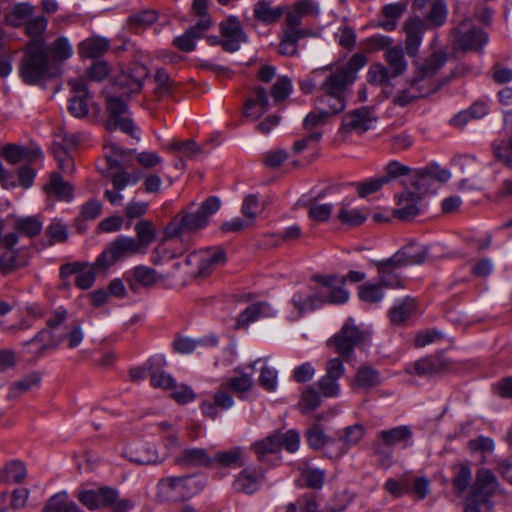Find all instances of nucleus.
Masks as SVG:
<instances>
[{"mask_svg": "<svg viewBox=\"0 0 512 512\" xmlns=\"http://www.w3.org/2000/svg\"><path fill=\"white\" fill-rule=\"evenodd\" d=\"M348 85L332 76L331 80L322 89V95L316 100V109L329 117L343 111L346 107V92Z\"/></svg>", "mask_w": 512, "mask_h": 512, "instance_id": "5", "label": "nucleus"}, {"mask_svg": "<svg viewBox=\"0 0 512 512\" xmlns=\"http://www.w3.org/2000/svg\"><path fill=\"white\" fill-rule=\"evenodd\" d=\"M385 60L388 63V70L392 77L403 74L407 68V61L404 58V51L401 46L389 47L385 52Z\"/></svg>", "mask_w": 512, "mask_h": 512, "instance_id": "44", "label": "nucleus"}, {"mask_svg": "<svg viewBox=\"0 0 512 512\" xmlns=\"http://www.w3.org/2000/svg\"><path fill=\"white\" fill-rule=\"evenodd\" d=\"M368 338L369 334L366 331L360 330L352 319H348L341 330L330 340V343L335 346L339 354L348 358L353 353L354 348L364 343Z\"/></svg>", "mask_w": 512, "mask_h": 512, "instance_id": "10", "label": "nucleus"}, {"mask_svg": "<svg viewBox=\"0 0 512 512\" xmlns=\"http://www.w3.org/2000/svg\"><path fill=\"white\" fill-rule=\"evenodd\" d=\"M141 253L140 244L137 240L130 237H119L111 242L107 248L99 255L94 268H107L115 262L132 255Z\"/></svg>", "mask_w": 512, "mask_h": 512, "instance_id": "7", "label": "nucleus"}, {"mask_svg": "<svg viewBox=\"0 0 512 512\" xmlns=\"http://www.w3.org/2000/svg\"><path fill=\"white\" fill-rule=\"evenodd\" d=\"M252 450L257 454L261 460L267 454H273L279 452V442L277 431L267 435L266 437L255 441L252 446Z\"/></svg>", "mask_w": 512, "mask_h": 512, "instance_id": "52", "label": "nucleus"}, {"mask_svg": "<svg viewBox=\"0 0 512 512\" xmlns=\"http://www.w3.org/2000/svg\"><path fill=\"white\" fill-rule=\"evenodd\" d=\"M26 477L27 469L21 460H10L2 469V481L7 484H21Z\"/></svg>", "mask_w": 512, "mask_h": 512, "instance_id": "43", "label": "nucleus"}, {"mask_svg": "<svg viewBox=\"0 0 512 512\" xmlns=\"http://www.w3.org/2000/svg\"><path fill=\"white\" fill-rule=\"evenodd\" d=\"M126 279L131 290H136V284L142 287H152L157 283L164 282L165 276L148 266L139 265L126 274Z\"/></svg>", "mask_w": 512, "mask_h": 512, "instance_id": "24", "label": "nucleus"}, {"mask_svg": "<svg viewBox=\"0 0 512 512\" xmlns=\"http://www.w3.org/2000/svg\"><path fill=\"white\" fill-rule=\"evenodd\" d=\"M109 46V40L104 37H89L79 44L78 53L82 58H99L108 51Z\"/></svg>", "mask_w": 512, "mask_h": 512, "instance_id": "37", "label": "nucleus"}, {"mask_svg": "<svg viewBox=\"0 0 512 512\" xmlns=\"http://www.w3.org/2000/svg\"><path fill=\"white\" fill-rule=\"evenodd\" d=\"M17 242V232L2 237V275L12 273L25 265V261L19 256V250L15 248Z\"/></svg>", "mask_w": 512, "mask_h": 512, "instance_id": "20", "label": "nucleus"}, {"mask_svg": "<svg viewBox=\"0 0 512 512\" xmlns=\"http://www.w3.org/2000/svg\"><path fill=\"white\" fill-rule=\"evenodd\" d=\"M263 209L264 207L259 202L257 195L249 194L243 200L241 211L247 219L254 222Z\"/></svg>", "mask_w": 512, "mask_h": 512, "instance_id": "62", "label": "nucleus"}, {"mask_svg": "<svg viewBox=\"0 0 512 512\" xmlns=\"http://www.w3.org/2000/svg\"><path fill=\"white\" fill-rule=\"evenodd\" d=\"M219 208L220 200L215 196L208 197L196 211L177 215L165 228V238L183 237L186 233L205 228L209 223V218Z\"/></svg>", "mask_w": 512, "mask_h": 512, "instance_id": "2", "label": "nucleus"}, {"mask_svg": "<svg viewBox=\"0 0 512 512\" xmlns=\"http://www.w3.org/2000/svg\"><path fill=\"white\" fill-rule=\"evenodd\" d=\"M123 456L138 465H150L162 462L157 451L150 446H141L136 449L126 448L123 452Z\"/></svg>", "mask_w": 512, "mask_h": 512, "instance_id": "39", "label": "nucleus"}, {"mask_svg": "<svg viewBox=\"0 0 512 512\" xmlns=\"http://www.w3.org/2000/svg\"><path fill=\"white\" fill-rule=\"evenodd\" d=\"M222 384L223 388L230 389L241 397L252 388L253 377L251 374L241 373L239 376L227 378Z\"/></svg>", "mask_w": 512, "mask_h": 512, "instance_id": "56", "label": "nucleus"}, {"mask_svg": "<svg viewBox=\"0 0 512 512\" xmlns=\"http://www.w3.org/2000/svg\"><path fill=\"white\" fill-rule=\"evenodd\" d=\"M220 34L222 36V48L227 52L238 51L241 44L248 39L239 19L235 16H230L220 23Z\"/></svg>", "mask_w": 512, "mask_h": 512, "instance_id": "15", "label": "nucleus"}, {"mask_svg": "<svg viewBox=\"0 0 512 512\" xmlns=\"http://www.w3.org/2000/svg\"><path fill=\"white\" fill-rule=\"evenodd\" d=\"M60 74V66L53 63L43 39L31 40L25 47L20 75L29 85H43Z\"/></svg>", "mask_w": 512, "mask_h": 512, "instance_id": "1", "label": "nucleus"}, {"mask_svg": "<svg viewBox=\"0 0 512 512\" xmlns=\"http://www.w3.org/2000/svg\"><path fill=\"white\" fill-rule=\"evenodd\" d=\"M432 27L426 18L420 16H411L407 18L402 25L405 33V49L409 56H415L421 45L425 31Z\"/></svg>", "mask_w": 512, "mask_h": 512, "instance_id": "14", "label": "nucleus"}, {"mask_svg": "<svg viewBox=\"0 0 512 512\" xmlns=\"http://www.w3.org/2000/svg\"><path fill=\"white\" fill-rule=\"evenodd\" d=\"M63 335H61V331L51 330L50 328H45L39 331L31 340L27 341L25 344H33L37 343L40 346V351H46L50 349L57 348L63 342Z\"/></svg>", "mask_w": 512, "mask_h": 512, "instance_id": "42", "label": "nucleus"}, {"mask_svg": "<svg viewBox=\"0 0 512 512\" xmlns=\"http://www.w3.org/2000/svg\"><path fill=\"white\" fill-rule=\"evenodd\" d=\"M203 486L204 481L194 475L166 477L157 483L156 497L160 502L180 501L199 493Z\"/></svg>", "mask_w": 512, "mask_h": 512, "instance_id": "3", "label": "nucleus"}, {"mask_svg": "<svg viewBox=\"0 0 512 512\" xmlns=\"http://www.w3.org/2000/svg\"><path fill=\"white\" fill-rule=\"evenodd\" d=\"M226 255L220 247H210L196 251L188 255L185 264L188 266L195 265V275L198 277L209 276L217 267L224 265Z\"/></svg>", "mask_w": 512, "mask_h": 512, "instance_id": "8", "label": "nucleus"}, {"mask_svg": "<svg viewBox=\"0 0 512 512\" xmlns=\"http://www.w3.org/2000/svg\"><path fill=\"white\" fill-rule=\"evenodd\" d=\"M262 364L259 375V384L267 391H274L277 387V371L275 368L269 366L265 359L259 358L255 360L250 367Z\"/></svg>", "mask_w": 512, "mask_h": 512, "instance_id": "49", "label": "nucleus"}, {"mask_svg": "<svg viewBox=\"0 0 512 512\" xmlns=\"http://www.w3.org/2000/svg\"><path fill=\"white\" fill-rule=\"evenodd\" d=\"M416 310L415 300L413 298H405L396 304L390 311V320L393 324H402Z\"/></svg>", "mask_w": 512, "mask_h": 512, "instance_id": "50", "label": "nucleus"}, {"mask_svg": "<svg viewBox=\"0 0 512 512\" xmlns=\"http://www.w3.org/2000/svg\"><path fill=\"white\" fill-rule=\"evenodd\" d=\"M332 76V68L316 69L300 82V88L304 93H312L315 89L322 91Z\"/></svg>", "mask_w": 512, "mask_h": 512, "instance_id": "40", "label": "nucleus"}, {"mask_svg": "<svg viewBox=\"0 0 512 512\" xmlns=\"http://www.w3.org/2000/svg\"><path fill=\"white\" fill-rule=\"evenodd\" d=\"M42 512H83L75 502L68 500L66 492H60L49 498Z\"/></svg>", "mask_w": 512, "mask_h": 512, "instance_id": "45", "label": "nucleus"}, {"mask_svg": "<svg viewBox=\"0 0 512 512\" xmlns=\"http://www.w3.org/2000/svg\"><path fill=\"white\" fill-rule=\"evenodd\" d=\"M213 459L202 448L184 449L175 459V463L182 467L209 466Z\"/></svg>", "mask_w": 512, "mask_h": 512, "instance_id": "36", "label": "nucleus"}, {"mask_svg": "<svg viewBox=\"0 0 512 512\" xmlns=\"http://www.w3.org/2000/svg\"><path fill=\"white\" fill-rule=\"evenodd\" d=\"M51 53V61L59 66L60 63L68 60L73 55V48L66 37L57 38L48 48Z\"/></svg>", "mask_w": 512, "mask_h": 512, "instance_id": "48", "label": "nucleus"}, {"mask_svg": "<svg viewBox=\"0 0 512 512\" xmlns=\"http://www.w3.org/2000/svg\"><path fill=\"white\" fill-rule=\"evenodd\" d=\"M48 197H54L59 201H71L73 199V187L65 181L59 173L50 174L49 181L43 187Z\"/></svg>", "mask_w": 512, "mask_h": 512, "instance_id": "32", "label": "nucleus"}, {"mask_svg": "<svg viewBox=\"0 0 512 512\" xmlns=\"http://www.w3.org/2000/svg\"><path fill=\"white\" fill-rule=\"evenodd\" d=\"M111 149L116 155L119 156H124L128 153H134L136 162L144 169H152L163 162L162 157L154 151L125 150L116 144H111Z\"/></svg>", "mask_w": 512, "mask_h": 512, "instance_id": "38", "label": "nucleus"}, {"mask_svg": "<svg viewBox=\"0 0 512 512\" xmlns=\"http://www.w3.org/2000/svg\"><path fill=\"white\" fill-rule=\"evenodd\" d=\"M487 113V108L484 104H475L469 110L461 111L455 115L451 120V125L462 128L472 118H480Z\"/></svg>", "mask_w": 512, "mask_h": 512, "instance_id": "58", "label": "nucleus"}, {"mask_svg": "<svg viewBox=\"0 0 512 512\" xmlns=\"http://www.w3.org/2000/svg\"><path fill=\"white\" fill-rule=\"evenodd\" d=\"M227 388H223L221 384L218 391L214 394L212 400H204L201 404L203 415L215 419L220 410H228L234 405L233 397L227 392Z\"/></svg>", "mask_w": 512, "mask_h": 512, "instance_id": "27", "label": "nucleus"}, {"mask_svg": "<svg viewBox=\"0 0 512 512\" xmlns=\"http://www.w3.org/2000/svg\"><path fill=\"white\" fill-rule=\"evenodd\" d=\"M446 61L447 55L445 53H433L418 67L413 78H415L420 84H424L426 88H430L431 83H434L438 84L440 89L443 85V82L435 80L433 77L445 65Z\"/></svg>", "mask_w": 512, "mask_h": 512, "instance_id": "19", "label": "nucleus"}, {"mask_svg": "<svg viewBox=\"0 0 512 512\" xmlns=\"http://www.w3.org/2000/svg\"><path fill=\"white\" fill-rule=\"evenodd\" d=\"M428 257V248L422 244L411 242L396 253H394V260L401 263L403 267L409 265H417L423 263Z\"/></svg>", "mask_w": 512, "mask_h": 512, "instance_id": "30", "label": "nucleus"}, {"mask_svg": "<svg viewBox=\"0 0 512 512\" xmlns=\"http://www.w3.org/2000/svg\"><path fill=\"white\" fill-rule=\"evenodd\" d=\"M154 81L156 83L155 92L157 95L164 97L172 93L175 84L164 69L156 71Z\"/></svg>", "mask_w": 512, "mask_h": 512, "instance_id": "64", "label": "nucleus"}, {"mask_svg": "<svg viewBox=\"0 0 512 512\" xmlns=\"http://www.w3.org/2000/svg\"><path fill=\"white\" fill-rule=\"evenodd\" d=\"M212 459L224 467H241L245 463L243 459V449L240 447L219 451Z\"/></svg>", "mask_w": 512, "mask_h": 512, "instance_id": "51", "label": "nucleus"}, {"mask_svg": "<svg viewBox=\"0 0 512 512\" xmlns=\"http://www.w3.org/2000/svg\"><path fill=\"white\" fill-rule=\"evenodd\" d=\"M279 451L285 449L289 453H294L299 449L300 436L295 430H287L285 432L277 431Z\"/></svg>", "mask_w": 512, "mask_h": 512, "instance_id": "60", "label": "nucleus"}, {"mask_svg": "<svg viewBox=\"0 0 512 512\" xmlns=\"http://www.w3.org/2000/svg\"><path fill=\"white\" fill-rule=\"evenodd\" d=\"M424 205L421 197L412 192H405L399 196V208L394 215L401 220H410L423 213Z\"/></svg>", "mask_w": 512, "mask_h": 512, "instance_id": "29", "label": "nucleus"}, {"mask_svg": "<svg viewBox=\"0 0 512 512\" xmlns=\"http://www.w3.org/2000/svg\"><path fill=\"white\" fill-rule=\"evenodd\" d=\"M42 156V150L34 144L30 146L17 144L2 145V158H5L11 164L19 163L23 159H33Z\"/></svg>", "mask_w": 512, "mask_h": 512, "instance_id": "31", "label": "nucleus"}, {"mask_svg": "<svg viewBox=\"0 0 512 512\" xmlns=\"http://www.w3.org/2000/svg\"><path fill=\"white\" fill-rule=\"evenodd\" d=\"M291 303L297 311V317L313 311L326 304V298L323 293L314 291L312 288L305 287L293 294Z\"/></svg>", "mask_w": 512, "mask_h": 512, "instance_id": "21", "label": "nucleus"}, {"mask_svg": "<svg viewBox=\"0 0 512 512\" xmlns=\"http://www.w3.org/2000/svg\"><path fill=\"white\" fill-rule=\"evenodd\" d=\"M269 110L268 92L262 86H256L253 95L245 102L244 116L257 120Z\"/></svg>", "mask_w": 512, "mask_h": 512, "instance_id": "26", "label": "nucleus"}, {"mask_svg": "<svg viewBox=\"0 0 512 512\" xmlns=\"http://www.w3.org/2000/svg\"><path fill=\"white\" fill-rule=\"evenodd\" d=\"M42 225L43 223L38 216H29L17 219L14 227L17 232L28 237H33L40 233Z\"/></svg>", "mask_w": 512, "mask_h": 512, "instance_id": "57", "label": "nucleus"}, {"mask_svg": "<svg viewBox=\"0 0 512 512\" xmlns=\"http://www.w3.org/2000/svg\"><path fill=\"white\" fill-rule=\"evenodd\" d=\"M412 431L408 426H398L389 430H382L377 434L374 450L385 459H390L392 448L397 445L407 447L412 439Z\"/></svg>", "mask_w": 512, "mask_h": 512, "instance_id": "9", "label": "nucleus"}, {"mask_svg": "<svg viewBox=\"0 0 512 512\" xmlns=\"http://www.w3.org/2000/svg\"><path fill=\"white\" fill-rule=\"evenodd\" d=\"M254 17L266 24H271L280 19L283 15V7H273L269 2L259 1L255 4Z\"/></svg>", "mask_w": 512, "mask_h": 512, "instance_id": "47", "label": "nucleus"}, {"mask_svg": "<svg viewBox=\"0 0 512 512\" xmlns=\"http://www.w3.org/2000/svg\"><path fill=\"white\" fill-rule=\"evenodd\" d=\"M217 342V338L213 335L197 340L189 337H180L173 342V347L178 353L189 354L199 346H215Z\"/></svg>", "mask_w": 512, "mask_h": 512, "instance_id": "46", "label": "nucleus"}, {"mask_svg": "<svg viewBox=\"0 0 512 512\" xmlns=\"http://www.w3.org/2000/svg\"><path fill=\"white\" fill-rule=\"evenodd\" d=\"M264 478L262 468H245L235 479L233 486L235 490L245 494H252L257 491Z\"/></svg>", "mask_w": 512, "mask_h": 512, "instance_id": "28", "label": "nucleus"}, {"mask_svg": "<svg viewBox=\"0 0 512 512\" xmlns=\"http://www.w3.org/2000/svg\"><path fill=\"white\" fill-rule=\"evenodd\" d=\"M117 490L110 487H102L96 490H84L78 493V500L87 508L94 510L109 506L115 501Z\"/></svg>", "mask_w": 512, "mask_h": 512, "instance_id": "23", "label": "nucleus"}, {"mask_svg": "<svg viewBox=\"0 0 512 512\" xmlns=\"http://www.w3.org/2000/svg\"><path fill=\"white\" fill-rule=\"evenodd\" d=\"M314 280L322 285L319 293H323L326 303L343 304L349 299V292L340 284L337 276H321L317 275Z\"/></svg>", "mask_w": 512, "mask_h": 512, "instance_id": "22", "label": "nucleus"}, {"mask_svg": "<svg viewBox=\"0 0 512 512\" xmlns=\"http://www.w3.org/2000/svg\"><path fill=\"white\" fill-rule=\"evenodd\" d=\"M412 8L435 28L443 26L448 18L445 0H413Z\"/></svg>", "mask_w": 512, "mask_h": 512, "instance_id": "16", "label": "nucleus"}, {"mask_svg": "<svg viewBox=\"0 0 512 512\" xmlns=\"http://www.w3.org/2000/svg\"><path fill=\"white\" fill-rule=\"evenodd\" d=\"M378 117L369 107H360L342 118L341 132L363 134L376 126Z\"/></svg>", "mask_w": 512, "mask_h": 512, "instance_id": "12", "label": "nucleus"}, {"mask_svg": "<svg viewBox=\"0 0 512 512\" xmlns=\"http://www.w3.org/2000/svg\"><path fill=\"white\" fill-rule=\"evenodd\" d=\"M494 156L507 166H512V136L509 140L495 141L492 144Z\"/></svg>", "mask_w": 512, "mask_h": 512, "instance_id": "61", "label": "nucleus"}, {"mask_svg": "<svg viewBox=\"0 0 512 512\" xmlns=\"http://www.w3.org/2000/svg\"><path fill=\"white\" fill-rule=\"evenodd\" d=\"M156 20V12L152 10H146L129 16L127 18L126 24L129 30L138 32L152 25Z\"/></svg>", "mask_w": 512, "mask_h": 512, "instance_id": "53", "label": "nucleus"}, {"mask_svg": "<svg viewBox=\"0 0 512 512\" xmlns=\"http://www.w3.org/2000/svg\"><path fill=\"white\" fill-rule=\"evenodd\" d=\"M366 62L367 59L363 54H354L345 65L332 69V74L350 86L355 81L357 72L365 66Z\"/></svg>", "mask_w": 512, "mask_h": 512, "instance_id": "33", "label": "nucleus"}, {"mask_svg": "<svg viewBox=\"0 0 512 512\" xmlns=\"http://www.w3.org/2000/svg\"><path fill=\"white\" fill-rule=\"evenodd\" d=\"M68 84L72 92V96L69 99L68 111L76 118H83L89 112L88 107L91 100L85 79H70Z\"/></svg>", "mask_w": 512, "mask_h": 512, "instance_id": "17", "label": "nucleus"}, {"mask_svg": "<svg viewBox=\"0 0 512 512\" xmlns=\"http://www.w3.org/2000/svg\"><path fill=\"white\" fill-rule=\"evenodd\" d=\"M137 243L140 244V251L143 252L155 239V230L150 221L142 220L135 226Z\"/></svg>", "mask_w": 512, "mask_h": 512, "instance_id": "59", "label": "nucleus"}, {"mask_svg": "<svg viewBox=\"0 0 512 512\" xmlns=\"http://www.w3.org/2000/svg\"><path fill=\"white\" fill-rule=\"evenodd\" d=\"M451 178L449 170L441 168L439 165H431L420 170L414 180V186L421 191H426L428 184L433 181L447 182Z\"/></svg>", "mask_w": 512, "mask_h": 512, "instance_id": "34", "label": "nucleus"}, {"mask_svg": "<svg viewBox=\"0 0 512 512\" xmlns=\"http://www.w3.org/2000/svg\"><path fill=\"white\" fill-rule=\"evenodd\" d=\"M148 75L149 71L145 65L134 63L116 78L114 86L123 95L137 94L141 91Z\"/></svg>", "mask_w": 512, "mask_h": 512, "instance_id": "13", "label": "nucleus"}, {"mask_svg": "<svg viewBox=\"0 0 512 512\" xmlns=\"http://www.w3.org/2000/svg\"><path fill=\"white\" fill-rule=\"evenodd\" d=\"M107 109L109 111V117L106 122L108 130H121L122 132L139 139L134 134L135 126L128 114L126 104L117 96L107 97Z\"/></svg>", "mask_w": 512, "mask_h": 512, "instance_id": "11", "label": "nucleus"}, {"mask_svg": "<svg viewBox=\"0 0 512 512\" xmlns=\"http://www.w3.org/2000/svg\"><path fill=\"white\" fill-rule=\"evenodd\" d=\"M274 315L275 311L268 303H254L240 313L237 319L236 328H246L250 323L255 322L260 317H271Z\"/></svg>", "mask_w": 512, "mask_h": 512, "instance_id": "35", "label": "nucleus"}, {"mask_svg": "<svg viewBox=\"0 0 512 512\" xmlns=\"http://www.w3.org/2000/svg\"><path fill=\"white\" fill-rule=\"evenodd\" d=\"M371 263L377 269L380 285L387 288L404 287V280L399 273L403 265L394 260V254L384 260H372Z\"/></svg>", "mask_w": 512, "mask_h": 512, "instance_id": "18", "label": "nucleus"}, {"mask_svg": "<svg viewBox=\"0 0 512 512\" xmlns=\"http://www.w3.org/2000/svg\"><path fill=\"white\" fill-rule=\"evenodd\" d=\"M52 151L61 172L64 174H72L74 171V160L70 150H67V147L59 142H54Z\"/></svg>", "mask_w": 512, "mask_h": 512, "instance_id": "54", "label": "nucleus"}, {"mask_svg": "<svg viewBox=\"0 0 512 512\" xmlns=\"http://www.w3.org/2000/svg\"><path fill=\"white\" fill-rule=\"evenodd\" d=\"M368 213L363 209L351 208L343 205L337 215L342 224L349 226H358L365 222Z\"/></svg>", "mask_w": 512, "mask_h": 512, "instance_id": "55", "label": "nucleus"}, {"mask_svg": "<svg viewBox=\"0 0 512 512\" xmlns=\"http://www.w3.org/2000/svg\"><path fill=\"white\" fill-rule=\"evenodd\" d=\"M438 90V84L431 83V87L426 88L424 84H420L415 78H413L410 81L408 88L401 90L397 95H395L393 102L400 107H405L416 99L427 97Z\"/></svg>", "mask_w": 512, "mask_h": 512, "instance_id": "25", "label": "nucleus"}, {"mask_svg": "<svg viewBox=\"0 0 512 512\" xmlns=\"http://www.w3.org/2000/svg\"><path fill=\"white\" fill-rule=\"evenodd\" d=\"M291 92L292 82L287 76L279 77L271 88V96L274 102H281L285 100Z\"/></svg>", "mask_w": 512, "mask_h": 512, "instance_id": "63", "label": "nucleus"}, {"mask_svg": "<svg viewBox=\"0 0 512 512\" xmlns=\"http://www.w3.org/2000/svg\"><path fill=\"white\" fill-rule=\"evenodd\" d=\"M455 47L464 51H479L488 42L487 33L474 25L469 18L464 19L452 30Z\"/></svg>", "mask_w": 512, "mask_h": 512, "instance_id": "6", "label": "nucleus"}, {"mask_svg": "<svg viewBox=\"0 0 512 512\" xmlns=\"http://www.w3.org/2000/svg\"><path fill=\"white\" fill-rule=\"evenodd\" d=\"M380 383V373L371 366L363 365L356 371L352 386L368 391Z\"/></svg>", "mask_w": 512, "mask_h": 512, "instance_id": "41", "label": "nucleus"}, {"mask_svg": "<svg viewBox=\"0 0 512 512\" xmlns=\"http://www.w3.org/2000/svg\"><path fill=\"white\" fill-rule=\"evenodd\" d=\"M497 485V478L490 470H479L476 481L464 501L463 512H491L492 502L490 498Z\"/></svg>", "mask_w": 512, "mask_h": 512, "instance_id": "4", "label": "nucleus"}]
</instances>
